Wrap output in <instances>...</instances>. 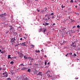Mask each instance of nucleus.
<instances>
[{
  "instance_id": "1",
  "label": "nucleus",
  "mask_w": 80,
  "mask_h": 80,
  "mask_svg": "<svg viewBox=\"0 0 80 80\" xmlns=\"http://www.w3.org/2000/svg\"><path fill=\"white\" fill-rule=\"evenodd\" d=\"M2 74L3 75H4L3 77H5V78H6V77H8V73L6 71H5V72L3 73Z\"/></svg>"
},
{
  "instance_id": "2",
  "label": "nucleus",
  "mask_w": 80,
  "mask_h": 80,
  "mask_svg": "<svg viewBox=\"0 0 80 80\" xmlns=\"http://www.w3.org/2000/svg\"><path fill=\"white\" fill-rule=\"evenodd\" d=\"M46 31H47V29L46 28H42V32L45 34H46L45 33V32H46Z\"/></svg>"
},
{
  "instance_id": "3",
  "label": "nucleus",
  "mask_w": 80,
  "mask_h": 80,
  "mask_svg": "<svg viewBox=\"0 0 80 80\" xmlns=\"http://www.w3.org/2000/svg\"><path fill=\"white\" fill-rule=\"evenodd\" d=\"M36 74H37V75H40V76H42L43 75V73L41 72H39L38 74L37 73H36Z\"/></svg>"
},
{
  "instance_id": "4",
  "label": "nucleus",
  "mask_w": 80,
  "mask_h": 80,
  "mask_svg": "<svg viewBox=\"0 0 80 80\" xmlns=\"http://www.w3.org/2000/svg\"><path fill=\"white\" fill-rule=\"evenodd\" d=\"M27 43L24 42L22 43V46H27Z\"/></svg>"
},
{
  "instance_id": "5",
  "label": "nucleus",
  "mask_w": 80,
  "mask_h": 80,
  "mask_svg": "<svg viewBox=\"0 0 80 80\" xmlns=\"http://www.w3.org/2000/svg\"><path fill=\"white\" fill-rule=\"evenodd\" d=\"M69 32L71 34H72V33H74V32H75V31H74L73 30H70L69 31Z\"/></svg>"
},
{
  "instance_id": "6",
  "label": "nucleus",
  "mask_w": 80,
  "mask_h": 80,
  "mask_svg": "<svg viewBox=\"0 0 80 80\" xmlns=\"http://www.w3.org/2000/svg\"><path fill=\"white\" fill-rule=\"evenodd\" d=\"M9 27H10V30H12L13 29V27L11 25H9Z\"/></svg>"
},
{
  "instance_id": "7",
  "label": "nucleus",
  "mask_w": 80,
  "mask_h": 80,
  "mask_svg": "<svg viewBox=\"0 0 80 80\" xmlns=\"http://www.w3.org/2000/svg\"><path fill=\"white\" fill-rule=\"evenodd\" d=\"M11 42H15V39L12 38L11 39Z\"/></svg>"
},
{
  "instance_id": "8",
  "label": "nucleus",
  "mask_w": 80,
  "mask_h": 80,
  "mask_svg": "<svg viewBox=\"0 0 80 80\" xmlns=\"http://www.w3.org/2000/svg\"><path fill=\"white\" fill-rule=\"evenodd\" d=\"M5 16V13L2 14L0 15V17H4Z\"/></svg>"
},
{
  "instance_id": "9",
  "label": "nucleus",
  "mask_w": 80,
  "mask_h": 80,
  "mask_svg": "<svg viewBox=\"0 0 80 80\" xmlns=\"http://www.w3.org/2000/svg\"><path fill=\"white\" fill-rule=\"evenodd\" d=\"M11 55H8V59H10V58L11 59H12V58L11 57H10Z\"/></svg>"
},
{
  "instance_id": "10",
  "label": "nucleus",
  "mask_w": 80,
  "mask_h": 80,
  "mask_svg": "<svg viewBox=\"0 0 80 80\" xmlns=\"http://www.w3.org/2000/svg\"><path fill=\"white\" fill-rule=\"evenodd\" d=\"M19 55L20 57V58H22L23 57V55L22 54H19Z\"/></svg>"
},
{
  "instance_id": "11",
  "label": "nucleus",
  "mask_w": 80,
  "mask_h": 80,
  "mask_svg": "<svg viewBox=\"0 0 80 80\" xmlns=\"http://www.w3.org/2000/svg\"><path fill=\"white\" fill-rule=\"evenodd\" d=\"M44 18H46L48 20H49L50 19V17L49 16H48V17H45Z\"/></svg>"
},
{
  "instance_id": "12",
  "label": "nucleus",
  "mask_w": 80,
  "mask_h": 80,
  "mask_svg": "<svg viewBox=\"0 0 80 80\" xmlns=\"http://www.w3.org/2000/svg\"><path fill=\"white\" fill-rule=\"evenodd\" d=\"M70 31H67V32L66 33V34H67V35H70Z\"/></svg>"
},
{
  "instance_id": "13",
  "label": "nucleus",
  "mask_w": 80,
  "mask_h": 80,
  "mask_svg": "<svg viewBox=\"0 0 80 80\" xmlns=\"http://www.w3.org/2000/svg\"><path fill=\"white\" fill-rule=\"evenodd\" d=\"M42 32V28H41L39 29L38 32Z\"/></svg>"
},
{
  "instance_id": "14",
  "label": "nucleus",
  "mask_w": 80,
  "mask_h": 80,
  "mask_svg": "<svg viewBox=\"0 0 80 80\" xmlns=\"http://www.w3.org/2000/svg\"><path fill=\"white\" fill-rule=\"evenodd\" d=\"M65 42H65V41H63V42L61 43V44L62 45H64L65 44Z\"/></svg>"
},
{
  "instance_id": "15",
  "label": "nucleus",
  "mask_w": 80,
  "mask_h": 80,
  "mask_svg": "<svg viewBox=\"0 0 80 80\" xmlns=\"http://www.w3.org/2000/svg\"><path fill=\"white\" fill-rule=\"evenodd\" d=\"M28 72H29V73H31V69H28Z\"/></svg>"
},
{
  "instance_id": "16",
  "label": "nucleus",
  "mask_w": 80,
  "mask_h": 80,
  "mask_svg": "<svg viewBox=\"0 0 80 80\" xmlns=\"http://www.w3.org/2000/svg\"><path fill=\"white\" fill-rule=\"evenodd\" d=\"M22 51H20L18 52V54H19V55H20V54H22Z\"/></svg>"
},
{
  "instance_id": "17",
  "label": "nucleus",
  "mask_w": 80,
  "mask_h": 80,
  "mask_svg": "<svg viewBox=\"0 0 80 80\" xmlns=\"http://www.w3.org/2000/svg\"><path fill=\"white\" fill-rule=\"evenodd\" d=\"M49 24H50L49 23H47V22H46L45 24V26H47V25H48Z\"/></svg>"
},
{
  "instance_id": "18",
  "label": "nucleus",
  "mask_w": 80,
  "mask_h": 80,
  "mask_svg": "<svg viewBox=\"0 0 80 80\" xmlns=\"http://www.w3.org/2000/svg\"><path fill=\"white\" fill-rule=\"evenodd\" d=\"M22 70H25V68L23 67L22 69H21Z\"/></svg>"
},
{
  "instance_id": "19",
  "label": "nucleus",
  "mask_w": 80,
  "mask_h": 80,
  "mask_svg": "<svg viewBox=\"0 0 80 80\" xmlns=\"http://www.w3.org/2000/svg\"><path fill=\"white\" fill-rule=\"evenodd\" d=\"M24 80H28V78L26 77V78H25L24 79Z\"/></svg>"
},
{
  "instance_id": "20",
  "label": "nucleus",
  "mask_w": 80,
  "mask_h": 80,
  "mask_svg": "<svg viewBox=\"0 0 80 80\" xmlns=\"http://www.w3.org/2000/svg\"><path fill=\"white\" fill-rule=\"evenodd\" d=\"M47 76L48 77H52V76H50L49 74H47Z\"/></svg>"
},
{
  "instance_id": "21",
  "label": "nucleus",
  "mask_w": 80,
  "mask_h": 80,
  "mask_svg": "<svg viewBox=\"0 0 80 80\" xmlns=\"http://www.w3.org/2000/svg\"><path fill=\"white\" fill-rule=\"evenodd\" d=\"M24 58H25V59H27V58L25 56H24Z\"/></svg>"
},
{
  "instance_id": "22",
  "label": "nucleus",
  "mask_w": 80,
  "mask_h": 80,
  "mask_svg": "<svg viewBox=\"0 0 80 80\" xmlns=\"http://www.w3.org/2000/svg\"><path fill=\"white\" fill-rule=\"evenodd\" d=\"M40 52V50H38V51H37V50H36L35 51V52H37L38 53V52Z\"/></svg>"
},
{
  "instance_id": "23",
  "label": "nucleus",
  "mask_w": 80,
  "mask_h": 80,
  "mask_svg": "<svg viewBox=\"0 0 80 80\" xmlns=\"http://www.w3.org/2000/svg\"><path fill=\"white\" fill-rule=\"evenodd\" d=\"M20 66H23V67H24V65L23 64H20Z\"/></svg>"
},
{
  "instance_id": "24",
  "label": "nucleus",
  "mask_w": 80,
  "mask_h": 80,
  "mask_svg": "<svg viewBox=\"0 0 80 80\" xmlns=\"http://www.w3.org/2000/svg\"><path fill=\"white\" fill-rule=\"evenodd\" d=\"M13 63H14V62H13V61H11L10 63H11V64H12H12H13Z\"/></svg>"
},
{
  "instance_id": "25",
  "label": "nucleus",
  "mask_w": 80,
  "mask_h": 80,
  "mask_svg": "<svg viewBox=\"0 0 80 80\" xmlns=\"http://www.w3.org/2000/svg\"><path fill=\"white\" fill-rule=\"evenodd\" d=\"M43 20H48L47 19H46L45 18H43Z\"/></svg>"
},
{
  "instance_id": "26",
  "label": "nucleus",
  "mask_w": 80,
  "mask_h": 80,
  "mask_svg": "<svg viewBox=\"0 0 80 80\" xmlns=\"http://www.w3.org/2000/svg\"><path fill=\"white\" fill-rule=\"evenodd\" d=\"M45 17H48V14H47L46 15H45Z\"/></svg>"
},
{
  "instance_id": "27",
  "label": "nucleus",
  "mask_w": 80,
  "mask_h": 80,
  "mask_svg": "<svg viewBox=\"0 0 80 80\" xmlns=\"http://www.w3.org/2000/svg\"><path fill=\"white\" fill-rule=\"evenodd\" d=\"M7 80H11V79H10V78H7Z\"/></svg>"
},
{
  "instance_id": "28",
  "label": "nucleus",
  "mask_w": 80,
  "mask_h": 80,
  "mask_svg": "<svg viewBox=\"0 0 80 80\" xmlns=\"http://www.w3.org/2000/svg\"><path fill=\"white\" fill-rule=\"evenodd\" d=\"M61 7H62V8H64V7H65V6H63V5H62L61 6Z\"/></svg>"
},
{
  "instance_id": "29",
  "label": "nucleus",
  "mask_w": 80,
  "mask_h": 80,
  "mask_svg": "<svg viewBox=\"0 0 80 80\" xmlns=\"http://www.w3.org/2000/svg\"><path fill=\"white\" fill-rule=\"evenodd\" d=\"M47 61L45 62L44 64L45 65H47Z\"/></svg>"
},
{
  "instance_id": "30",
  "label": "nucleus",
  "mask_w": 80,
  "mask_h": 80,
  "mask_svg": "<svg viewBox=\"0 0 80 80\" xmlns=\"http://www.w3.org/2000/svg\"><path fill=\"white\" fill-rule=\"evenodd\" d=\"M31 46H32V48H33V47H35V46L33 45H31Z\"/></svg>"
},
{
  "instance_id": "31",
  "label": "nucleus",
  "mask_w": 80,
  "mask_h": 80,
  "mask_svg": "<svg viewBox=\"0 0 80 80\" xmlns=\"http://www.w3.org/2000/svg\"><path fill=\"white\" fill-rule=\"evenodd\" d=\"M12 58H13V59L17 58V57H12Z\"/></svg>"
},
{
  "instance_id": "32",
  "label": "nucleus",
  "mask_w": 80,
  "mask_h": 80,
  "mask_svg": "<svg viewBox=\"0 0 80 80\" xmlns=\"http://www.w3.org/2000/svg\"><path fill=\"white\" fill-rule=\"evenodd\" d=\"M2 70H6V68H4L2 69Z\"/></svg>"
},
{
  "instance_id": "33",
  "label": "nucleus",
  "mask_w": 80,
  "mask_h": 80,
  "mask_svg": "<svg viewBox=\"0 0 80 80\" xmlns=\"http://www.w3.org/2000/svg\"><path fill=\"white\" fill-rule=\"evenodd\" d=\"M70 2L71 3H73V0H71L70 1Z\"/></svg>"
},
{
  "instance_id": "34",
  "label": "nucleus",
  "mask_w": 80,
  "mask_h": 80,
  "mask_svg": "<svg viewBox=\"0 0 80 80\" xmlns=\"http://www.w3.org/2000/svg\"><path fill=\"white\" fill-rule=\"evenodd\" d=\"M77 27L78 28H80V26L79 25H78L77 26Z\"/></svg>"
},
{
  "instance_id": "35",
  "label": "nucleus",
  "mask_w": 80,
  "mask_h": 80,
  "mask_svg": "<svg viewBox=\"0 0 80 80\" xmlns=\"http://www.w3.org/2000/svg\"><path fill=\"white\" fill-rule=\"evenodd\" d=\"M69 54L70 55H72V52L69 53Z\"/></svg>"
},
{
  "instance_id": "36",
  "label": "nucleus",
  "mask_w": 80,
  "mask_h": 80,
  "mask_svg": "<svg viewBox=\"0 0 80 80\" xmlns=\"http://www.w3.org/2000/svg\"><path fill=\"white\" fill-rule=\"evenodd\" d=\"M43 49H42V50H41V52H44L43 50Z\"/></svg>"
},
{
  "instance_id": "37",
  "label": "nucleus",
  "mask_w": 80,
  "mask_h": 80,
  "mask_svg": "<svg viewBox=\"0 0 80 80\" xmlns=\"http://www.w3.org/2000/svg\"><path fill=\"white\" fill-rule=\"evenodd\" d=\"M73 47H74V48H75V47H76V46L73 45Z\"/></svg>"
},
{
  "instance_id": "38",
  "label": "nucleus",
  "mask_w": 80,
  "mask_h": 80,
  "mask_svg": "<svg viewBox=\"0 0 80 80\" xmlns=\"http://www.w3.org/2000/svg\"><path fill=\"white\" fill-rule=\"evenodd\" d=\"M54 14V13H52L51 14V15H53Z\"/></svg>"
},
{
  "instance_id": "39",
  "label": "nucleus",
  "mask_w": 80,
  "mask_h": 80,
  "mask_svg": "<svg viewBox=\"0 0 80 80\" xmlns=\"http://www.w3.org/2000/svg\"><path fill=\"white\" fill-rule=\"evenodd\" d=\"M18 45H19V44H17L15 46V47H17V46H18Z\"/></svg>"
},
{
  "instance_id": "40",
  "label": "nucleus",
  "mask_w": 80,
  "mask_h": 80,
  "mask_svg": "<svg viewBox=\"0 0 80 80\" xmlns=\"http://www.w3.org/2000/svg\"><path fill=\"white\" fill-rule=\"evenodd\" d=\"M14 38V39H15V40H17V38H15V37H14V38Z\"/></svg>"
},
{
  "instance_id": "41",
  "label": "nucleus",
  "mask_w": 80,
  "mask_h": 80,
  "mask_svg": "<svg viewBox=\"0 0 80 80\" xmlns=\"http://www.w3.org/2000/svg\"><path fill=\"white\" fill-rule=\"evenodd\" d=\"M1 53H4V52H3V51H2V52L1 51Z\"/></svg>"
},
{
  "instance_id": "42",
  "label": "nucleus",
  "mask_w": 80,
  "mask_h": 80,
  "mask_svg": "<svg viewBox=\"0 0 80 80\" xmlns=\"http://www.w3.org/2000/svg\"><path fill=\"white\" fill-rule=\"evenodd\" d=\"M19 45H21V46H22V44L20 43L19 44Z\"/></svg>"
},
{
  "instance_id": "43",
  "label": "nucleus",
  "mask_w": 80,
  "mask_h": 80,
  "mask_svg": "<svg viewBox=\"0 0 80 80\" xmlns=\"http://www.w3.org/2000/svg\"><path fill=\"white\" fill-rule=\"evenodd\" d=\"M68 55V53H67L65 55L66 57H67V56Z\"/></svg>"
},
{
  "instance_id": "44",
  "label": "nucleus",
  "mask_w": 80,
  "mask_h": 80,
  "mask_svg": "<svg viewBox=\"0 0 80 80\" xmlns=\"http://www.w3.org/2000/svg\"><path fill=\"white\" fill-rule=\"evenodd\" d=\"M74 43H75V42H72V45H74Z\"/></svg>"
},
{
  "instance_id": "45",
  "label": "nucleus",
  "mask_w": 80,
  "mask_h": 80,
  "mask_svg": "<svg viewBox=\"0 0 80 80\" xmlns=\"http://www.w3.org/2000/svg\"><path fill=\"white\" fill-rule=\"evenodd\" d=\"M8 32H9V31H8H8L6 32V33H8Z\"/></svg>"
},
{
  "instance_id": "46",
  "label": "nucleus",
  "mask_w": 80,
  "mask_h": 80,
  "mask_svg": "<svg viewBox=\"0 0 80 80\" xmlns=\"http://www.w3.org/2000/svg\"><path fill=\"white\" fill-rule=\"evenodd\" d=\"M29 65H32V63H30V64H29Z\"/></svg>"
},
{
  "instance_id": "47",
  "label": "nucleus",
  "mask_w": 80,
  "mask_h": 80,
  "mask_svg": "<svg viewBox=\"0 0 80 80\" xmlns=\"http://www.w3.org/2000/svg\"><path fill=\"white\" fill-rule=\"evenodd\" d=\"M0 3L1 4H3V2H2V1H1Z\"/></svg>"
},
{
  "instance_id": "48",
  "label": "nucleus",
  "mask_w": 80,
  "mask_h": 80,
  "mask_svg": "<svg viewBox=\"0 0 80 80\" xmlns=\"http://www.w3.org/2000/svg\"><path fill=\"white\" fill-rule=\"evenodd\" d=\"M37 11H38V12H40V10H39L38 9Z\"/></svg>"
},
{
  "instance_id": "49",
  "label": "nucleus",
  "mask_w": 80,
  "mask_h": 80,
  "mask_svg": "<svg viewBox=\"0 0 80 80\" xmlns=\"http://www.w3.org/2000/svg\"><path fill=\"white\" fill-rule=\"evenodd\" d=\"M75 79H76V80H77V79H78V78H75Z\"/></svg>"
},
{
  "instance_id": "50",
  "label": "nucleus",
  "mask_w": 80,
  "mask_h": 80,
  "mask_svg": "<svg viewBox=\"0 0 80 80\" xmlns=\"http://www.w3.org/2000/svg\"><path fill=\"white\" fill-rule=\"evenodd\" d=\"M52 16V18H54V17H53V16Z\"/></svg>"
},
{
  "instance_id": "51",
  "label": "nucleus",
  "mask_w": 80,
  "mask_h": 80,
  "mask_svg": "<svg viewBox=\"0 0 80 80\" xmlns=\"http://www.w3.org/2000/svg\"><path fill=\"white\" fill-rule=\"evenodd\" d=\"M2 70V68H0V70Z\"/></svg>"
},
{
  "instance_id": "52",
  "label": "nucleus",
  "mask_w": 80,
  "mask_h": 80,
  "mask_svg": "<svg viewBox=\"0 0 80 80\" xmlns=\"http://www.w3.org/2000/svg\"><path fill=\"white\" fill-rule=\"evenodd\" d=\"M74 56H77V54H74Z\"/></svg>"
},
{
  "instance_id": "53",
  "label": "nucleus",
  "mask_w": 80,
  "mask_h": 80,
  "mask_svg": "<svg viewBox=\"0 0 80 80\" xmlns=\"http://www.w3.org/2000/svg\"><path fill=\"white\" fill-rule=\"evenodd\" d=\"M45 11H46V12H48V10H46Z\"/></svg>"
},
{
  "instance_id": "54",
  "label": "nucleus",
  "mask_w": 80,
  "mask_h": 80,
  "mask_svg": "<svg viewBox=\"0 0 80 80\" xmlns=\"http://www.w3.org/2000/svg\"><path fill=\"white\" fill-rule=\"evenodd\" d=\"M4 53H6V51L5 50H4V51H3Z\"/></svg>"
},
{
  "instance_id": "55",
  "label": "nucleus",
  "mask_w": 80,
  "mask_h": 80,
  "mask_svg": "<svg viewBox=\"0 0 80 80\" xmlns=\"http://www.w3.org/2000/svg\"><path fill=\"white\" fill-rule=\"evenodd\" d=\"M20 40H23V39L22 38H21L20 39Z\"/></svg>"
},
{
  "instance_id": "56",
  "label": "nucleus",
  "mask_w": 80,
  "mask_h": 80,
  "mask_svg": "<svg viewBox=\"0 0 80 80\" xmlns=\"http://www.w3.org/2000/svg\"><path fill=\"white\" fill-rule=\"evenodd\" d=\"M50 64V62H48L47 64L48 65H49Z\"/></svg>"
},
{
  "instance_id": "57",
  "label": "nucleus",
  "mask_w": 80,
  "mask_h": 80,
  "mask_svg": "<svg viewBox=\"0 0 80 80\" xmlns=\"http://www.w3.org/2000/svg\"><path fill=\"white\" fill-rule=\"evenodd\" d=\"M47 57V56H46V55H45L44 56V57Z\"/></svg>"
},
{
  "instance_id": "58",
  "label": "nucleus",
  "mask_w": 80,
  "mask_h": 80,
  "mask_svg": "<svg viewBox=\"0 0 80 80\" xmlns=\"http://www.w3.org/2000/svg\"><path fill=\"white\" fill-rule=\"evenodd\" d=\"M2 52V50L0 49V52Z\"/></svg>"
},
{
  "instance_id": "59",
  "label": "nucleus",
  "mask_w": 80,
  "mask_h": 80,
  "mask_svg": "<svg viewBox=\"0 0 80 80\" xmlns=\"http://www.w3.org/2000/svg\"><path fill=\"white\" fill-rule=\"evenodd\" d=\"M36 72H38V71H35Z\"/></svg>"
},
{
  "instance_id": "60",
  "label": "nucleus",
  "mask_w": 80,
  "mask_h": 80,
  "mask_svg": "<svg viewBox=\"0 0 80 80\" xmlns=\"http://www.w3.org/2000/svg\"><path fill=\"white\" fill-rule=\"evenodd\" d=\"M18 28H21V27H20V26L19 27H18Z\"/></svg>"
},
{
  "instance_id": "61",
  "label": "nucleus",
  "mask_w": 80,
  "mask_h": 80,
  "mask_svg": "<svg viewBox=\"0 0 80 80\" xmlns=\"http://www.w3.org/2000/svg\"><path fill=\"white\" fill-rule=\"evenodd\" d=\"M45 24L44 23H43V25H44V26H45Z\"/></svg>"
},
{
  "instance_id": "62",
  "label": "nucleus",
  "mask_w": 80,
  "mask_h": 80,
  "mask_svg": "<svg viewBox=\"0 0 80 80\" xmlns=\"http://www.w3.org/2000/svg\"><path fill=\"white\" fill-rule=\"evenodd\" d=\"M76 8H77V6H75Z\"/></svg>"
},
{
  "instance_id": "63",
  "label": "nucleus",
  "mask_w": 80,
  "mask_h": 80,
  "mask_svg": "<svg viewBox=\"0 0 80 80\" xmlns=\"http://www.w3.org/2000/svg\"><path fill=\"white\" fill-rule=\"evenodd\" d=\"M68 18H70V16H69V17H68Z\"/></svg>"
},
{
  "instance_id": "64",
  "label": "nucleus",
  "mask_w": 80,
  "mask_h": 80,
  "mask_svg": "<svg viewBox=\"0 0 80 80\" xmlns=\"http://www.w3.org/2000/svg\"><path fill=\"white\" fill-rule=\"evenodd\" d=\"M53 25H55V23H54L53 24Z\"/></svg>"
}]
</instances>
